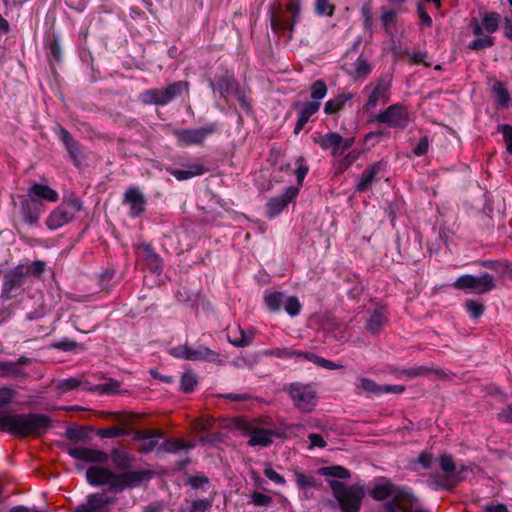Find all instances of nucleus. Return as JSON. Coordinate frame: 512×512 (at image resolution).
Wrapping results in <instances>:
<instances>
[{"label":"nucleus","instance_id":"nucleus-1","mask_svg":"<svg viewBox=\"0 0 512 512\" xmlns=\"http://www.w3.org/2000/svg\"><path fill=\"white\" fill-rule=\"evenodd\" d=\"M313 142L322 150H330L332 157L338 158L334 164L335 171L338 174L348 170L361 155V151L351 149L356 142L354 136L344 138L337 132H328L314 137Z\"/></svg>","mask_w":512,"mask_h":512},{"label":"nucleus","instance_id":"nucleus-2","mask_svg":"<svg viewBox=\"0 0 512 512\" xmlns=\"http://www.w3.org/2000/svg\"><path fill=\"white\" fill-rule=\"evenodd\" d=\"M50 418L39 413H0V430L16 437L40 436L48 429Z\"/></svg>","mask_w":512,"mask_h":512},{"label":"nucleus","instance_id":"nucleus-3","mask_svg":"<svg viewBox=\"0 0 512 512\" xmlns=\"http://www.w3.org/2000/svg\"><path fill=\"white\" fill-rule=\"evenodd\" d=\"M500 21L501 16L497 12H485L481 22L477 19H472L470 27L476 38L469 44V49L480 51L492 47L495 43L494 37L486 35L483 32L486 31L489 34L495 33L499 28Z\"/></svg>","mask_w":512,"mask_h":512},{"label":"nucleus","instance_id":"nucleus-4","mask_svg":"<svg viewBox=\"0 0 512 512\" xmlns=\"http://www.w3.org/2000/svg\"><path fill=\"white\" fill-rule=\"evenodd\" d=\"M370 495L375 500H384L392 497L393 500L386 505L390 512H397L403 509V504H408L412 501V495L409 491L402 487L395 486L390 480L382 478L379 479Z\"/></svg>","mask_w":512,"mask_h":512},{"label":"nucleus","instance_id":"nucleus-5","mask_svg":"<svg viewBox=\"0 0 512 512\" xmlns=\"http://www.w3.org/2000/svg\"><path fill=\"white\" fill-rule=\"evenodd\" d=\"M189 84L186 81H177L168 84L165 88H152L143 91L139 95L141 103L144 105L164 106L171 102L182 92H188Z\"/></svg>","mask_w":512,"mask_h":512},{"label":"nucleus","instance_id":"nucleus-6","mask_svg":"<svg viewBox=\"0 0 512 512\" xmlns=\"http://www.w3.org/2000/svg\"><path fill=\"white\" fill-rule=\"evenodd\" d=\"M334 497L343 512H358L361 507L363 490L356 486H346L337 480L329 482Z\"/></svg>","mask_w":512,"mask_h":512},{"label":"nucleus","instance_id":"nucleus-7","mask_svg":"<svg viewBox=\"0 0 512 512\" xmlns=\"http://www.w3.org/2000/svg\"><path fill=\"white\" fill-rule=\"evenodd\" d=\"M87 479L92 485H110L111 488L118 489L139 480L135 473H126L115 475L111 470L104 467L92 466L87 470Z\"/></svg>","mask_w":512,"mask_h":512},{"label":"nucleus","instance_id":"nucleus-8","mask_svg":"<svg viewBox=\"0 0 512 512\" xmlns=\"http://www.w3.org/2000/svg\"><path fill=\"white\" fill-rule=\"evenodd\" d=\"M82 209V201L77 197L65 199L48 215L45 224L48 229L56 230L74 219L77 212Z\"/></svg>","mask_w":512,"mask_h":512},{"label":"nucleus","instance_id":"nucleus-9","mask_svg":"<svg viewBox=\"0 0 512 512\" xmlns=\"http://www.w3.org/2000/svg\"><path fill=\"white\" fill-rule=\"evenodd\" d=\"M285 391L289 394L293 405L301 412H311L317 405V392L311 384L292 383Z\"/></svg>","mask_w":512,"mask_h":512},{"label":"nucleus","instance_id":"nucleus-10","mask_svg":"<svg viewBox=\"0 0 512 512\" xmlns=\"http://www.w3.org/2000/svg\"><path fill=\"white\" fill-rule=\"evenodd\" d=\"M452 286L458 290L474 294H484L495 289L496 284L493 275L484 273L481 276L462 275L455 280Z\"/></svg>","mask_w":512,"mask_h":512},{"label":"nucleus","instance_id":"nucleus-11","mask_svg":"<svg viewBox=\"0 0 512 512\" xmlns=\"http://www.w3.org/2000/svg\"><path fill=\"white\" fill-rule=\"evenodd\" d=\"M238 428L244 436L249 437V446L268 447L273 442V431L262 428L260 422L256 419L240 420Z\"/></svg>","mask_w":512,"mask_h":512},{"label":"nucleus","instance_id":"nucleus-12","mask_svg":"<svg viewBox=\"0 0 512 512\" xmlns=\"http://www.w3.org/2000/svg\"><path fill=\"white\" fill-rule=\"evenodd\" d=\"M217 131L218 124L214 122L195 129H177L173 132V135L177 140L178 146H203L206 138Z\"/></svg>","mask_w":512,"mask_h":512},{"label":"nucleus","instance_id":"nucleus-13","mask_svg":"<svg viewBox=\"0 0 512 512\" xmlns=\"http://www.w3.org/2000/svg\"><path fill=\"white\" fill-rule=\"evenodd\" d=\"M369 89H371V91L364 104L366 110H373L379 104H386L390 101L391 79L389 77H380L375 82L365 87L366 91Z\"/></svg>","mask_w":512,"mask_h":512},{"label":"nucleus","instance_id":"nucleus-14","mask_svg":"<svg viewBox=\"0 0 512 512\" xmlns=\"http://www.w3.org/2000/svg\"><path fill=\"white\" fill-rule=\"evenodd\" d=\"M169 353L175 358L189 361L214 362L219 356L217 352L208 347L198 346L197 348H192L187 344L172 347Z\"/></svg>","mask_w":512,"mask_h":512},{"label":"nucleus","instance_id":"nucleus-15","mask_svg":"<svg viewBox=\"0 0 512 512\" xmlns=\"http://www.w3.org/2000/svg\"><path fill=\"white\" fill-rule=\"evenodd\" d=\"M376 121L393 128H405L409 123V113L401 104H393L376 116Z\"/></svg>","mask_w":512,"mask_h":512},{"label":"nucleus","instance_id":"nucleus-16","mask_svg":"<svg viewBox=\"0 0 512 512\" xmlns=\"http://www.w3.org/2000/svg\"><path fill=\"white\" fill-rule=\"evenodd\" d=\"M270 21L272 30L275 33L287 36L288 39H291L294 26L299 21V18L295 19L294 16L286 9L282 10L279 8L277 11L271 14Z\"/></svg>","mask_w":512,"mask_h":512},{"label":"nucleus","instance_id":"nucleus-17","mask_svg":"<svg viewBox=\"0 0 512 512\" xmlns=\"http://www.w3.org/2000/svg\"><path fill=\"white\" fill-rule=\"evenodd\" d=\"M29 276V269L24 264L17 265L14 269L7 272L4 276L2 296L8 298L10 293L16 288L22 286Z\"/></svg>","mask_w":512,"mask_h":512},{"label":"nucleus","instance_id":"nucleus-18","mask_svg":"<svg viewBox=\"0 0 512 512\" xmlns=\"http://www.w3.org/2000/svg\"><path fill=\"white\" fill-rule=\"evenodd\" d=\"M299 193L298 187H288L281 196L271 198L266 205V214L269 218H274L280 214L283 209L293 201Z\"/></svg>","mask_w":512,"mask_h":512},{"label":"nucleus","instance_id":"nucleus-19","mask_svg":"<svg viewBox=\"0 0 512 512\" xmlns=\"http://www.w3.org/2000/svg\"><path fill=\"white\" fill-rule=\"evenodd\" d=\"M162 437V432L156 429L138 430L135 432L133 439L140 442L138 451L141 453H149L156 447L158 440Z\"/></svg>","mask_w":512,"mask_h":512},{"label":"nucleus","instance_id":"nucleus-20","mask_svg":"<svg viewBox=\"0 0 512 512\" xmlns=\"http://www.w3.org/2000/svg\"><path fill=\"white\" fill-rule=\"evenodd\" d=\"M68 453L77 460L89 463H104L108 460L107 454L103 451L82 446L70 447Z\"/></svg>","mask_w":512,"mask_h":512},{"label":"nucleus","instance_id":"nucleus-21","mask_svg":"<svg viewBox=\"0 0 512 512\" xmlns=\"http://www.w3.org/2000/svg\"><path fill=\"white\" fill-rule=\"evenodd\" d=\"M320 106V102L317 101H305L295 104L298 112V120L294 128L295 134H298L304 128L310 118L319 111Z\"/></svg>","mask_w":512,"mask_h":512},{"label":"nucleus","instance_id":"nucleus-22","mask_svg":"<svg viewBox=\"0 0 512 512\" xmlns=\"http://www.w3.org/2000/svg\"><path fill=\"white\" fill-rule=\"evenodd\" d=\"M372 70V64L363 54L359 55L353 63L345 68L348 76L354 81L365 80L372 73Z\"/></svg>","mask_w":512,"mask_h":512},{"label":"nucleus","instance_id":"nucleus-23","mask_svg":"<svg viewBox=\"0 0 512 512\" xmlns=\"http://www.w3.org/2000/svg\"><path fill=\"white\" fill-rule=\"evenodd\" d=\"M124 203L130 207L133 217L140 216L145 211L146 200L142 192L136 187H130L124 194Z\"/></svg>","mask_w":512,"mask_h":512},{"label":"nucleus","instance_id":"nucleus-24","mask_svg":"<svg viewBox=\"0 0 512 512\" xmlns=\"http://www.w3.org/2000/svg\"><path fill=\"white\" fill-rule=\"evenodd\" d=\"M43 211V205L41 203L35 202L33 199L24 200L21 202V212L23 219L29 225H37Z\"/></svg>","mask_w":512,"mask_h":512},{"label":"nucleus","instance_id":"nucleus-25","mask_svg":"<svg viewBox=\"0 0 512 512\" xmlns=\"http://www.w3.org/2000/svg\"><path fill=\"white\" fill-rule=\"evenodd\" d=\"M383 162L373 163L367 170H365L357 184V191L364 192L369 189L371 184L376 180V176L385 169Z\"/></svg>","mask_w":512,"mask_h":512},{"label":"nucleus","instance_id":"nucleus-26","mask_svg":"<svg viewBox=\"0 0 512 512\" xmlns=\"http://www.w3.org/2000/svg\"><path fill=\"white\" fill-rule=\"evenodd\" d=\"M28 196L30 199L40 198L48 202H57L59 194L56 190L48 185L35 183L28 189Z\"/></svg>","mask_w":512,"mask_h":512},{"label":"nucleus","instance_id":"nucleus-27","mask_svg":"<svg viewBox=\"0 0 512 512\" xmlns=\"http://www.w3.org/2000/svg\"><path fill=\"white\" fill-rule=\"evenodd\" d=\"M227 339L236 347H246L252 343L254 334L244 331L240 326H236L228 329Z\"/></svg>","mask_w":512,"mask_h":512},{"label":"nucleus","instance_id":"nucleus-28","mask_svg":"<svg viewBox=\"0 0 512 512\" xmlns=\"http://www.w3.org/2000/svg\"><path fill=\"white\" fill-rule=\"evenodd\" d=\"M354 98L350 92L339 93L334 98L328 100L324 105V112L328 115L336 114L343 110L346 104Z\"/></svg>","mask_w":512,"mask_h":512},{"label":"nucleus","instance_id":"nucleus-29","mask_svg":"<svg viewBox=\"0 0 512 512\" xmlns=\"http://www.w3.org/2000/svg\"><path fill=\"white\" fill-rule=\"evenodd\" d=\"M168 172L178 181L188 180L190 178L200 176L206 172L204 166L197 162L187 166V169H169Z\"/></svg>","mask_w":512,"mask_h":512},{"label":"nucleus","instance_id":"nucleus-30","mask_svg":"<svg viewBox=\"0 0 512 512\" xmlns=\"http://www.w3.org/2000/svg\"><path fill=\"white\" fill-rule=\"evenodd\" d=\"M266 357H276L280 359H289L293 357L304 358L307 352L297 351L288 347H277L272 349H266L262 352Z\"/></svg>","mask_w":512,"mask_h":512},{"label":"nucleus","instance_id":"nucleus-31","mask_svg":"<svg viewBox=\"0 0 512 512\" xmlns=\"http://www.w3.org/2000/svg\"><path fill=\"white\" fill-rule=\"evenodd\" d=\"M386 323L387 315L385 310L383 308H377L368 319L366 328L371 333H378Z\"/></svg>","mask_w":512,"mask_h":512},{"label":"nucleus","instance_id":"nucleus-32","mask_svg":"<svg viewBox=\"0 0 512 512\" xmlns=\"http://www.w3.org/2000/svg\"><path fill=\"white\" fill-rule=\"evenodd\" d=\"M137 250L138 253L148 261L151 270L154 272L161 270V261L150 245L141 244L138 246Z\"/></svg>","mask_w":512,"mask_h":512},{"label":"nucleus","instance_id":"nucleus-33","mask_svg":"<svg viewBox=\"0 0 512 512\" xmlns=\"http://www.w3.org/2000/svg\"><path fill=\"white\" fill-rule=\"evenodd\" d=\"M285 294L283 292H266L264 295V302L271 312H279L285 301Z\"/></svg>","mask_w":512,"mask_h":512},{"label":"nucleus","instance_id":"nucleus-34","mask_svg":"<svg viewBox=\"0 0 512 512\" xmlns=\"http://www.w3.org/2000/svg\"><path fill=\"white\" fill-rule=\"evenodd\" d=\"M212 506V500L197 499L186 502L180 507L179 512H205Z\"/></svg>","mask_w":512,"mask_h":512},{"label":"nucleus","instance_id":"nucleus-35","mask_svg":"<svg viewBox=\"0 0 512 512\" xmlns=\"http://www.w3.org/2000/svg\"><path fill=\"white\" fill-rule=\"evenodd\" d=\"M318 472L323 476L334 477L339 479H348L351 476L348 469L339 465L322 467L319 469Z\"/></svg>","mask_w":512,"mask_h":512},{"label":"nucleus","instance_id":"nucleus-36","mask_svg":"<svg viewBox=\"0 0 512 512\" xmlns=\"http://www.w3.org/2000/svg\"><path fill=\"white\" fill-rule=\"evenodd\" d=\"M397 20V12L395 10H384L381 15V22L387 34L393 35Z\"/></svg>","mask_w":512,"mask_h":512},{"label":"nucleus","instance_id":"nucleus-37","mask_svg":"<svg viewBox=\"0 0 512 512\" xmlns=\"http://www.w3.org/2000/svg\"><path fill=\"white\" fill-rule=\"evenodd\" d=\"M305 359L328 370H337L343 368L341 364L327 360L313 353H307L305 355Z\"/></svg>","mask_w":512,"mask_h":512},{"label":"nucleus","instance_id":"nucleus-38","mask_svg":"<svg viewBox=\"0 0 512 512\" xmlns=\"http://www.w3.org/2000/svg\"><path fill=\"white\" fill-rule=\"evenodd\" d=\"M58 136L61 141L64 143L66 149L69 151L72 157H76L78 154V147L76 141L73 139L71 134L65 129L60 128L58 132Z\"/></svg>","mask_w":512,"mask_h":512},{"label":"nucleus","instance_id":"nucleus-39","mask_svg":"<svg viewBox=\"0 0 512 512\" xmlns=\"http://www.w3.org/2000/svg\"><path fill=\"white\" fill-rule=\"evenodd\" d=\"M356 389L358 391L373 393V394H381V386L377 385L373 380L361 377L356 381Z\"/></svg>","mask_w":512,"mask_h":512},{"label":"nucleus","instance_id":"nucleus-40","mask_svg":"<svg viewBox=\"0 0 512 512\" xmlns=\"http://www.w3.org/2000/svg\"><path fill=\"white\" fill-rule=\"evenodd\" d=\"M25 373L20 367H17V363L14 362H0V376H12L22 377Z\"/></svg>","mask_w":512,"mask_h":512},{"label":"nucleus","instance_id":"nucleus-41","mask_svg":"<svg viewBox=\"0 0 512 512\" xmlns=\"http://www.w3.org/2000/svg\"><path fill=\"white\" fill-rule=\"evenodd\" d=\"M497 132L502 134L505 150L507 154L512 156V125L499 124L497 126Z\"/></svg>","mask_w":512,"mask_h":512},{"label":"nucleus","instance_id":"nucleus-42","mask_svg":"<svg viewBox=\"0 0 512 512\" xmlns=\"http://www.w3.org/2000/svg\"><path fill=\"white\" fill-rule=\"evenodd\" d=\"M492 91L496 97L499 106L507 107L510 100V96L505 86L501 82H496L493 85Z\"/></svg>","mask_w":512,"mask_h":512},{"label":"nucleus","instance_id":"nucleus-43","mask_svg":"<svg viewBox=\"0 0 512 512\" xmlns=\"http://www.w3.org/2000/svg\"><path fill=\"white\" fill-rule=\"evenodd\" d=\"M111 500L103 494H92L88 497L87 503L95 512H102V509L108 505Z\"/></svg>","mask_w":512,"mask_h":512},{"label":"nucleus","instance_id":"nucleus-44","mask_svg":"<svg viewBox=\"0 0 512 512\" xmlns=\"http://www.w3.org/2000/svg\"><path fill=\"white\" fill-rule=\"evenodd\" d=\"M283 307L290 316L294 317L300 314L302 305L296 296H289L285 298Z\"/></svg>","mask_w":512,"mask_h":512},{"label":"nucleus","instance_id":"nucleus-45","mask_svg":"<svg viewBox=\"0 0 512 512\" xmlns=\"http://www.w3.org/2000/svg\"><path fill=\"white\" fill-rule=\"evenodd\" d=\"M310 91L313 101L320 102L326 96L328 89L323 80H317L311 85Z\"/></svg>","mask_w":512,"mask_h":512},{"label":"nucleus","instance_id":"nucleus-46","mask_svg":"<svg viewBox=\"0 0 512 512\" xmlns=\"http://www.w3.org/2000/svg\"><path fill=\"white\" fill-rule=\"evenodd\" d=\"M295 176L297 179L298 186H302L303 181L309 171V167L306 165L303 157H298L295 161Z\"/></svg>","mask_w":512,"mask_h":512},{"label":"nucleus","instance_id":"nucleus-47","mask_svg":"<svg viewBox=\"0 0 512 512\" xmlns=\"http://www.w3.org/2000/svg\"><path fill=\"white\" fill-rule=\"evenodd\" d=\"M295 480L299 488H312L316 486V479L312 475H306L302 472H295Z\"/></svg>","mask_w":512,"mask_h":512},{"label":"nucleus","instance_id":"nucleus-48","mask_svg":"<svg viewBox=\"0 0 512 512\" xmlns=\"http://www.w3.org/2000/svg\"><path fill=\"white\" fill-rule=\"evenodd\" d=\"M190 447H192V445L182 439H170L165 441L163 445L166 452H176Z\"/></svg>","mask_w":512,"mask_h":512},{"label":"nucleus","instance_id":"nucleus-49","mask_svg":"<svg viewBox=\"0 0 512 512\" xmlns=\"http://www.w3.org/2000/svg\"><path fill=\"white\" fill-rule=\"evenodd\" d=\"M196 385H197V378L193 373L187 372V373L183 374V376L181 378V389L185 393L192 392L194 390V388L196 387Z\"/></svg>","mask_w":512,"mask_h":512},{"label":"nucleus","instance_id":"nucleus-50","mask_svg":"<svg viewBox=\"0 0 512 512\" xmlns=\"http://www.w3.org/2000/svg\"><path fill=\"white\" fill-rule=\"evenodd\" d=\"M251 502L255 506L265 507V506L271 505L273 503V499H272V497H270V496H268L266 494H263V493L258 492V491H254L251 494Z\"/></svg>","mask_w":512,"mask_h":512},{"label":"nucleus","instance_id":"nucleus-51","mask_svg":"<svg viewBox=\"0 0 512 512\" xmlns=\"http://www.w3.org/2000/svg\"><path fill=\"white\" fill-rule=\"evenodd\" d=\"M315 9L319 15L332 16L334 13V5L329 0H316Z\"/></svg>","mask_w":512,"mask_h":512},{"label":"nucleus","instance_id":"nucleus-52","mask_svg":"<svg viewBox=\"0 0 512 512\" xmlns=\"http://www.w3.org/2000/svg\"><path fill=\"white\" fill-rule=\"evenodd\" d=\"M465 307L473 318H479L485 310L484 305L482 303L474 300L466 301Z\"/></svg>","mask_w":512,"mask_h":512},{"label":"nucleus","instance_id":"nucleus-53","mask_svg":"<svg viewBox=\"0 0 512 512\" xmlns=\"http://www.w3.org/2000/svg\"><path fill=\"white\" fill-rule=\"evenodd\" d=\"M264 475L275 484L285 485L286 483L285 478L276 472L269 463L265 464Z\"/></svg>","mask_w":512,"mask_h":512},{"label":"nucleus","instance_id":"nucleus-54","mask_svg":"<svg viewBox=\"0 0 512 512\" xmlns=\"http://www.w3.org/2000/svg\"><path fill=\"white\" fill-rule=\"evenodd\" d=\"M440 468L445 473H452L455 471L456 466L453 458L448 454H442L439 457Z\"/></svg>","mask_w":512,"mask_h":512},{"label":"nucleus","instance_id":"nucleus-55","mask_svg":"<svg viewBox=\"0 0 512 512\" xmlns=\"http://www.w3.org/2000/svg\"><path fill=\"white\" fill-rule=\"evenodd\" d=\"M80 384H81V382L78 378L71 377V378L62 380L59 383L58 387L62 392H68L73 389H76L77 387L80 386Z\"/></svg>","mask_w":512,"mask_h":512},{"label":"nucleus","instance_id":"nucleus-56","mask_svg":"<svg viewBox=\"0 0 512 512\" xmlns=\"http://www.w3.org/2000/svg\"><path fill=\"white\" fill-rule=\"evenodd\" d=\"M308 439L310 441V445L308 447L309 450H313L314 448H325L327 445L326 441L320 434L311 433L308 435Z\"/></svg>","mask_w":512,"mask_h":512},{"label":"nucleus","instance_id":"nucleus-57","mask_svg":"<svg viewBox=\"0 0 512 512\" xmlns=\"http://www.w3.org/2000/svg\"><path fill=\"white\" fill-rule=\"evenodd\" d=\"M125 434V430L118 427H108L101 429L99 435L103 438H115Z\"/></svg>","mask_w":512,"mask_h":512},{"label":"nucleus","instance_id":"nucleus-58","mask_svg":"<svg viewBox=\"0 0 512 512\" xmlns=\"http://www.w3.org/2000/svg\"><path fill=\"white\" fill-rule=\"evenodd\" d=\"M416 462L418 464H420L422 466V468L429 469L434 462V457H433L432 453L424 451V452L420 453Z\"/></svg>","mask_w":512,"mask_h":512},{"label":"nucleus","instance_id":"nucleus-59","mask_svg":"<svg viewBox=\"0 0 512 512\" xmlns=\"http://www.w3.org/2000/svg\"><path fill=\"white\" fill-rule=\"evenodd\" d=\"M15 395V391L9 387L0 388V406L10 403Z\"/></svg>","mask_w":512,"mask_h":512},{"label":"nucleus","instance_id":"nucleus-60","mask_svg":"<svg viewBox=\"0 0 512 512\" xmlns=\"http://www.w3.org/2000/svg\"><path fill=\"white\" fill-rule=\"evenodd\" d=\"M209 479L206 476H190L187 480V484L193 489H198L208 484Z\"/></svg>","mask_w":512,"mask_h":512},{"label":"nucleus","instance_id":"nucleus-61","mask_svg":"<svg viewBox=\"0 0 512 512\" xmlns=\"http://www.w3.org/2000/svg\"><path fill=\"white\" fill-rule=\"evenodd\" d=\"M429 149V140L427 136L420 139L416 147L414 148V154L418 157L423 156Z\"/></svg>","mask_w":512,"mask_h":512},{"label":"nucleus","instance_id":"nucleus-62","mask_svg":"<svg viewBox=\"0 0 512 512\" xmlns=\"http://www.w3.org/2000/svg\"><path fill=\"white\" fill-rule=\"evenodd\" d=\"M119 389V384L117 382H110L102 385H98L96 387V391L100 394H113Z\"/></svg>","mask_w":512,"mask_h":512},{"label":"nucleus","instance_id":"nucleus-63","mask_svg":"<svg viewBox=\"0 0 512 512\" xmlns=\"http://www.w3.org/2000/svg\"><path fill=\"white\" fill-rule=\"evenodd\" d=\"M286 10L291 13L295 19L300 17V2L299 0H290L286 4Z\"/></svg>","mask_w":512,"mask_h":512},{"label":"nucleus","instance_id":"nucleus-64","mask_svg":"<svg viewBox=\"0 0 512 512\" xmlns=\"http://www.w3.org/2000/svg\"><path fill=\"white\" fill-rule=\"evenodd\" d=\"M29 269V275H40L44 271V263L42 261H35L30 265H26Z\"/></svg>","mask_w":512,"mask_h":512}]
</instances>
